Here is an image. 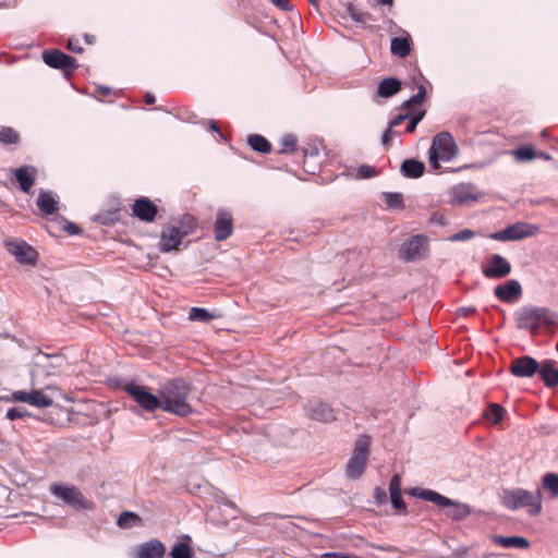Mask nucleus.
Segmentation results:
<instances>
[{"instance_id":"nucleus-3","label":"nucleus","mask_w":558,"mask_h":558,"mask_svg":"<svg viewBox=\"0 0 558 558\" xmlns=\"http://www.w3.org/2000/svg\"><path fill=\"white\" fill-rule=\"evenodd\" d=\"M197 227L194 216L185 214L163 227L160 233L159 250L163 253L179 251L182 240L192 234Z\"/></svg>"},{"instance_id":"nucleus-7","label":"nucleus","mask_w":558,"mask_h":558,"mask_svg":"<svg viewBox=\"0 0 558 558\" xmlns=\"http://www.w3.org/2000/svg\"><path fill=\"white\" fill-rule=\"evenodd\" d=\"M369 446L371 441L366 435L356 439L353 454L345 466V474L349 478L356 480L363 474L368 461Z\"/></svg>"},{"instance_id":"nucleus-60","label":"nucleus","mask_w":558,"mask_h":558,"mask_svg":"<svg viewBox=\"0 0 558 558\" xmlns=\"http://www.w3.org/2000/svg\"><path fill=\"white\" fill-rule=\"evenodd\" d=\"M308 2L314 7L318 5V0H308Z\"/></svg>"},{"instance_id":"nucleus-43","label":"nucleus","mask_w":558,"mask_h":558,"mask_svg":"<svg viewBox=\"0 0 558 558\" xmlns=\"http://www.w3.org/2000/svg\"><path fill=\"white\" fill-rule=\"evenodd\" d=\"M141 518L134 512H122L118 519V525L120 527H130L132 523L140 521Z\"/></svg>"},{"instance_id":"nucleus-17","label":"nucleus","mask_w":558,"mask_h":558,"mask_svg":"<svg viewBox=\"0 0 558 558\" xmlns=\"http://www.w3.org/2000/svg\"><path fill=\"white\" fill-rule=\"evenodd\" d=\"M12 400L15 402H25L36 408H48L52 404V399L46 396L41 390L26 392L17 390L12 393Z\"/></svg>"},{"instance_id":"nucleus-24","label":"nucleus","mask_w":558,"mask_h":558,"mask_svg":"<svg viewBox=\"0 0 558 558\" xmlns=\"http://www.w3.org/2000/svg\"><path fill=\"white\" fill-rule=\"evenodd\" d=\"M308 416L312 420L330 423L336 420L335 410L327 403L318 402L308 408Z\"/></svg>"},{"instance_id":"nucleus-29","label":"nucleus","mask_w":558,"mask_h":558,"mask_svg":"<svg viewBox=\"0 0 558 558\" xmlns=\"http://www.w3.org/2000/svg\"><path fill=\"white\" fill-rule=\"evenodd\" d=\"M339 14L343 19L350 17L355 23H365L368 19V14L360 11L350 2L342 4V10L339 11Z\"/></svg>"},{"instance_id":"nucleus-47","label":"nucleus","mask_w":558,"mask_h":558,"mask_svg":"<svg viewBox=\"0 0 558 558\" xmlns=\"http://www.w3.org/2000/svg\"><path fill=\"white\" fill-rule=\"evenodd\" d=\"M390 500H391V505L395 509L399 510V511H402V512H405V502L403 501L402 499V496L401 494H397V495H391L390 496Z\"/></svg>"},{"instance_id":"nucleus-30","label":"nucleus","mask_w":558,"mask_h":558,"mask_svg":"<svg viewBox=\"0 0 558 558\" xmlns=\"http://www.w3.org/2000/svg\"><path fill=\"white\" fill-rule=\"evenodd\" d=\"M37 206L40 209V211L45 215H52L57 211V201L54 197L47 192H43L39 194L37 198Z\"/></svg>"},{"instance_id":"nucleus-11","label":"nucleus","mask_w":558,"mask_h":558,"mask_svg":"<svg viewBox=\"0 0 558 558\" xmlns=\"http://www.w3.org/2000/svg\"><path fill=\"white\" fill-rule=\"evenodd\" d=\"M428 251V239L425 235H414L405 241L400 248V257L404 262L421 259Z\"/></svg>"},{"instance_id":"nucleus-34","label":"nucleus","mask_w":558,"mask_h":558,"mask_svg":"<svg viewBox=\"0 0 558 558\" xmlns=\"http://www.w3.org/2000/svg\"><path fill=\"white\" fill-rule=\"evenodd\" d=\"M278 154H292L298 150V138L293 134H286L279 142Z\"/></svg>"},{"instance_id":"nucleus-35","label":"nucleus","mask_w":558,"mask_h":558,"mask_svg":"<svg viewBox=\"0 0 558 558\" xmlns=\"http://www.w3.org/2000/svg\"><path fill=\"white\" fill-rule=\"evenodd\" d=\"M543 488L550 493L553 498L558 497V474L546 473L542 478Z\"/></svg>"},{"instance_id":"nucleus-48","label":"nucleus","mask_w":558,"mask_h":558,"mask_svg":"<svg viewBox=\"0 0 558 558\" xmlns=\"http://www.w3.org/2000/svg\"><path fill=\"white\" fill-rule=\"evenodd\" d=\"M399 134L400 133L398 131H396L393 126L389 125V128L386 130V132L383 135V144L385 146H389L392 138L395 136H398Z\"/></svg>"},{"instance_id":"nucleus-18","label":"nucleus","mask_w":558,"mask_h":558,"mask_svg":"<svg viewBox=\"0 0 558 558\" xmlns=\"http://www.w3.org/2000/svg\"><path fill=\"white\" fill-rule=\"evenodd\" d=\"M214 231L215 239L219 242L227 240L232 234L233 218L229 211L221 209L217 213Z\"/></svg>"},{"instance_id":"nucleus-49","label":"nucleus","mask_w":558,"mask_h":558,"mask_svg":"<svg viewBox=\"0 0 558 558\" xmlns=\"http://www.w3.org/2000/svg\"><path fill=\"white\" fill-rule=\"evenodd\" d=\"M411 111L412 110H404L403 113H400L397 117H395L389 125L393 128L399 126L403 121L408 120V118L411 116Z\"/></svg>"},{"instance_id":"nucleus-8","label":"nucleus","mask_w":558,"mask_h":558,"mask_svg":"<svg viewBox=\"0 0 558 558\" xmlns=\"http://www.w3.org/2000/svg\"><path fill=\"white\" fill-rule=\"evenodd\" d=\"M50 492L53 496L75 509L92 510L94 508L93 501L87 500L76 486L52 484Z\"/></svg>"},{"instance_id":"nucleus-22","label":"nucleus","mask_w":558,"mask_h":558,"mask_svg":"<svg viewBox=\"0 0 558 558\" xmlns=\"http://www.w3.org/2000/svg\"><path fill=\"white\" fill-rule=\"evenodd\" d=\"M19 187L24 193H28L35 183L37 171L33 166H22L12 171Z\"/></svg>"},{"instance_id":"nucleus-26","label":"nucleus","mask_w":558,"mask_h":558,"mask_svg":"<svg viewBox=\"0 0 558 558\" xmlns=\"http://www.w3.org/2000/svg\"><path fill=\"white\" fill-rule=\"evenodd\" d=\"M400 170L403 177L417 179L423 175L425 171V165L422 161L415 159H405L401 163Z\"/></svg>"},{"instance_id":"nucleus-10","label":"nucleus","mask_w":558,"mask_h":558,"mask_svg":"<svg viewBox=\"0 0 558 558\" xmlns=\"http://www.w3.org/2000/svg\"><path fill=\"white\" fill-rule=\"evenodd\" d=\"M65 363V359L61 354H46L38 352L34 361V374L44 376H57Z\"/></svg>"},{"instance_id":"nucleus-41","label":"nucleus","mask_w":558,"mask_h":558,"mask_svg":"<svg viewBox=\"0 0 558 558\" xmlns=\"http://www.w3.org/2000/svg\"><path fill=\"white\" fill-rule=\"evenodd\" d=\"M517 161H529L536 157V151L532 146H522L513 151Z\"/></svg>"},{"instance_id":"nucleus-36","label":"nucleus","mask_w":558,"mask_h":558,"mask_svg":"<svg viewBox=\"0 0 558 558\" xmlns=\"http://www.w3.org/2000/svg\"><path fill=\"white\" fill-rule=\"evenodd\" d=\"M505 412L506 410L497 404V403H492L489 404V407L487 408L486 412H485V417L490 421L493 424H498L501 422L504 415H505Z\"/></svg>"},{"instance_id":"nucleus-39","label":"nucleus","mask_w":558,"mask_h":558,"mask_svg":"<svg viewBox=\"0 0 558 558\" xmlns=\"http://www.w3.org/2000/svg\"><path fill=\"white\" fill-rule=\"evenodd\" d=\"M170 556L172 558H192L193 550L189 544L180 542L172 547Z\"/></svg>"},{"instance_id":"nucleus-45","label":"nucleus","mask_w":558,"mask_h":558,"mask_svg":"<svg viewBox=\"0 0 558 558\" xmlns=\"http://www.w3.org/2000/svg\"><path fill=\"white\" fill-rule=\"evenodd\" d=\"M378 174L377 170L374 167L363 165L357 168V177L361 179H368L376 177Z\"/></svg>"},{"instance_id":"nucleus-20","label":"nucleus","mask_w":558,"mask_h":558,"mask_svg":"<svg viewBox=\"0 0 558 558\" xmlns=\"http://www.w3.org/2000/svg\"><path fill=\"white\" fill-rule=\"evenodd\" d=\"M8 250L21 264L29 265L36 262V251L24 242H9Z\"/></svg>"},{"instance_id":"nucleus-23","label":"nucleus","mask_w":558,"mask_h":558,"mask_svg":"<svg viewBox=\"0 0 558 558\" xmlns=\"http://www.w3.org/2000/svg\"><path fill=\"white\" fill-rule=\"evenodd\" d=\"M165 554L166 546L156 538L138 545L136 549L137 558H163Z\"/></svg>"},{"instance_id":"nucleus-58","label":"nucleus","mask_w":558,"mask_h":558,"mask_svg":"<svg viewBox=\"0 0 558 558\" xmlns=\"http://www.w3.org/2000/svg\"><path fill=\"white\" fill-rule=\"evenodd\" d=\"M209 130L218 132L219 134H221L220 130H219V126H218V124L215 121H210Z\"/></svg>"},{"instance_id":"nucleus-52","label":"nucleus","mask_w":558,"mask_h":558,"mask_svg":"<svg viewBox=\"0 0 558 558\" xmlns=\"http://www.w3.org/2000/svg\"><path fill=\"white\" fill-rule=\"evenodd\" d=\"M271 2L283 11H291L292 5L288 0H271Z\"/></svg>"},{"instance_id":"nucleus-38","label":"nucleus","mask_w":558,"mask_h":558,"mask_svg":"<svg viewBox=\"0 0 558 558\" xmlns=\"http://www.w3.org/2000/svg\"><path fill=\"white\" fill-rule=\"evenodd\" d=\"M318 155L319 150L317 147H312L310 150L305 149L303 151V167L305 171L313 174L316 172V167L315 163L312 162V159L318 157Z\"/></svg>"},{"instance_id":"nucleus-42","label":"nucleus","mask_w":558,"mask_h":558,"mask_svg":"<svg viewBox=\"0 0 558 558\" xmlns=\"http://www.w3.org/2000/svg\"><path fill=\"white\" fill-rule=\"evenodd\" d=\"M426 114V110L420 109V110H412L411 116L408 118L409 124L405 129V132L412 133L415 131L416 125L424 119Z\"/></svg>"},{"instance_id":"nucleus-37","label":"nucleus","mask_w":558,"mask_h":558,"mask_svg":"<svg viewBox=\"0 0 558 558\" xmlns=\"http://www.w3.org/2000/svg\"><path fill=\"white\" fill-rule=\"evenodd\" d=\"M216 316L202 307H192L189 313V319L192 322L209 323Z\"/></svg>"},{"instance_id":"nucleus-32","label":"nucleus","mask_w":558,"mask_h":558,"mask_svg":"<svg viewBox=\"0 0 558 558\" xmlns=\"http://www.w3.org/2000/svg\"><path fill=\"white\" fill-rule=\"evenodd\" d=\"M247 144L251 148L260 154H268L271 151L270 142L259 134H252L247 137Z\"/></svg>"},{"instance_id":"nucleus-54","label":"nucleus","mask_w":558,"mask_h":558,"mask_svg":"<svg viewBox=\"0 0 558 558\" xmlns=\"http://www.w3.org/2000/svg\"><path fill=\"white\" fill-rule=\"evenodd\" d=\"M63 229L69 233V234H78L80 233V228L75 225V223H72V222H65L63 225Z\"/></svg>"},{"instance_id":"nucleus-25","label":"nucleus","mask_w":558,"mask_h":558,"mask_svg":"<svg viewBox=\"0 0 558 558\" xmlns=\"http://www.w3.org/2000/svg\"><path fill=\"white\" fill-rule=\"evenodd\" d=\"M412 38L409 34L397 36L391 39L390 50L391 53L399 58H405L411 52Z\"/></svg>"},{"instance_id":"nucleus-9","label":"nucleus","mask_w":558,"mask_h":558,"mask_svg":"<svg viewBox=\"0 0 558 558\" xmlns=\"http://www.w3.org/2000/svg\"><path fill=\"white\" fill-rule=\"evenodd\" d=\"M538 233V227L527 222H515L508 226L501 231L494 232L489 235L490 239L497 241H518L525 238L533 236Z\"/></svg>"},{"instance_id":"nucleus-12","label":"nucleus","mask_w":558,"mask_h":558,"mask_svg":"<svg viewBox=\"0 0 558 558\" xmlns=\"http://www.w3.org/2000/svg\"><path fill=\"white\" fill-rule=\"evenodd\" d=\"M43 60L48 66L62 70L66 74H71L78 66L75 58L65 54L59 49L45 50L43 52Z\"/></svg>"},{"instance_id":"nucleus-5","label":"nucleus","mask_w":558,"mask_h":558,"mask_svg":"<svg viewBox=\"0 0 558 558\" xmlns=\"http://www.w3.org/2000/svg\"><path fill=\"white\" fill-rule=\"evenodd\" d=\"M408 493L445 509L446 515L452 520H462L470 514V508L468 505L449 499L435 490L414 487Z\"/></svg>"},{"instance_id":"nucleus-44","label":"nucleus","mask_w":558,"mask_h":558,"mask_svg":"<svg viewBox=\"0 0 558 558\" xmlns=\"http://www.w3.org/2000/svg\"><path fill=\"white\" fill-rule=\"evenodd\" d=\"M475 236V232L470 229H463L459 231L458 233L451 235L449 240L451 242H460V241H468Z\"/></svg>"},{"instance_id":"nucleus-28","label":"nucleus","mask_w":558,"mask_h":558,"mask_svg":"<svg viewBox=\"0 0 558 558\" xmlns=\"http://www.w3.org/2000/svg\"><path fill=\"white\" fill-rule=\"evenodd\" d=\"M401 89V82L395 77H388L384 78L379 82L377 87V96L383 98H388L397 93H399Z\"/></svg>"},{"instance_id":"nucleus-61","label":"nucleus","mask_w":558,"mask_h":558,"mask_svg":"<svg viewBox=\"0 0 558 558\" xmlns=\"http://www.w3.org/2000/svg\"><path fill=\"white\" fill-rule=\"evenodd\" d=\"M86 41H87L88 44H92L90 38H88V36H86Z\"/></svg>"},{"instance_id":"nucleus-15","label":"nucleus","mask_w":558,"mask_h":558,"mask_svg":"<svg viewBox=\"0 0 558 558\" xmlns=\"http://www.w3.org/2000/svg\"><path fill=\"white\" fill-rule=\"evenodd\" d=\"M539 371L538 362L529 355H522L512 360L509 372L520 378L533 377Z\"/></svg>"},{"instance_id":"nucleus-13","label":"nucleus","mask_w":558,"mask_h":558,"mask_svg":"<svg viewBox=\"0 0 558 558\" xmlns=\"http://www.w3.org/2000/svg\"><path fill=\"white\" fill-rule=\"evenodd\" d=\"M124 390L146 411L160 409V396H154L145 387L134 383L128 384Z\"/></svg>"},{"instance_id":"nucleus-1","label":"nucleus","mask_w":558,"mask_h":558,"mask_svg":"<svg viewBox=\"0 0 558 558\" xmlns=\"http://www.w3.org/2000/svg\"><path fill=\"white\" fill-rule=\"evenodd\" d=\"M514 320L519 329L529 330L532 336L537 335L541 327L551 331L558 328V314L547 307L524 306L515 313Z\"/></svg>"},{"instance_id":"nucleus-19","label":"nucleus","mask_w":558,"mask_h":558,"mask_svg":"<svg viewBox=\"0 0 558 558\" xmlns=\"http://www.w3.org/2000/svg\"><path fill=\"white\" fill-rule=\"evenodd\" d=\"M497 299L505 303H512L522 295V287L517 280H508L494 289Z\"/></svg>"},{"instance_id":"nucleus-57","label":"nucleus","mask_w":558,"mask_h":558,"mask_svg":"<svg viewBox=\"0 0 558 558\" xmlns=\"http://www.w3.org/2000/svg\"><path fill=\"white\" fill-rule=\"evenodd\" d=\"M457 199H458L459 203L462 204V203H466L469 199H474V198L469 196V195H466V194L459 193L457 195Z\"/></svg>"},{"instance_id":"nucleus-50","label":"nucleus","mask_w":558,"mask_h":558,"mask_svg":"<svg viewBox=\"0 0 558 558\" xmlns=\"http://www.w3.org/2000/svg\"><path fill=\"white\" fill-rule=\"evenodd\" d=\"M26 414V411H23L21 409H17V408H12V409H9L8 412H7V417L9 420H16V418H23Z\"/></svg>"},{"instance_id":"nucleus-51","label":"nucleus","mask_w":558,"mask_h":558,"mask_svg":"<svg viewBox=\"0 0 558 558\" xmlns=\"http://www.w3.org/2000/svg\"><path fill=\"white\" fill-rule=\"evenodd\" d=\"M66 48L70 51H73V52H76V53H82L83 50H84L83 47L80 45V40L78 39H74V38H70L68 40Z\"/></svg>"},{"instance_id":"nucleus-33","label":"nucleus","mask_w":558,"mask_h":558,"mask_svg":"<svg viewBox=\"0 0 558 558\" xmlns=\"http://www.w3.org/2000/svg\"><path fill=\"white\" fill-rule=\"evenodd\" d=\"M21 142V135L20 133L11 128V126H4L0 125V143L3 145H19Z\"/></svg>"},{"instance_id":"nucleus-59","label":"nucleus","mask_w":558,"mask_h":558,"mask_svg":"<svg viewBox=\"0 0 558 558\" xmlns=\"http://www.w3.org/2000/svg\"><path fill=\"white\" fill-rule=\"evenodd\" d=\"M378 2L381 4L392 5L393 0H378Z\"/></svg>"},{"instance_id":"nucleus-4","label":"nucleus","mask_w":558,"mask_h":558,"mask_svg":"<svg viewBox=\"0 0 558 558\" xmlns=\"http://www.w3.org/2000/svg\"><path fill=\"white\" fill-rule=\"evenodd\" d=\"M501 504L509 510L524 508L530 515H537L543 508L542 493L539 489L536 492L523 488L506 489L501 495Z\"/></svg>"},{"instance_id":"nucleus-56","label":"nucleus","mask_w":558,"mask_h":558,"mask_svg":"<svg viewBox=\"0 0 558 558\" xmlns=\"http://www.w3.org/2000/svg\"><path fill=\"white\" fill-rule=\"evenodd\" d=\"M144 101L146 105H153L156 101V97L153 94L147 93L144 97Z\"/></svg>"},{"instance_id":"nucleus-2","label":"nucleus","mask_w":558,"mask_h":558,"mask_svg":"<svg viewBox=\"0 0 558 558\" xmlns=\"http://www.w3.org/2000/svg\"><path fill=\"white\" fill-rule=\"evenodd\" d=\"M189 393L190 387L184 380H170L159 391L160 409L179 416H187L193 411L186 401Z\"/></svg>"},{"instance_id":"nucleus-16","label":"nucleus","mask_w":558,"mask_h":558,"mask_svg":"<svg viewBox=\"0 0 558 558\" xmlns=\"http://www.w3.org/2000/svg\"><path fill=\"white\" fill-rule=\"evenodd\" d=\"M158 214V207L147 197L135 199L132 205V215L144 222H153Z\"/></svg>"},{"instance_id":"nucleus-40","label":"nucleus","mask_w":558,"mask_h":558,"mask_svg":"<svg viewBox=\"0 0 558 558\" xmlns=\"http://www.w3.org/2000/svg\"><path fill=\"white\" fill-rule=\"evenodd\" d=\"M384 199L388 208L402 209L404 207L403 196L401 193H384Z\"/></svg>"},{"instance_id":"nucleus-14","label":"nucleus","mask_w":558,"mask_h":558,"mask_svg":"<svg viewBox=\"0 0 558 558\" xmlns=\"http://www.w3.org/2000/svg\"><path fill=\"white\" fill-rule=\"evenodd\" d=\"M511 264L501 255L493 254L483 266L482 272L489 279H501L511 272Z\"/></svg>"},{"instance_id":"nucleus-53","label":"nucleus","mask_w":558,"mask_h":558,"mask_svg":"<svg viewBox=\"0 0 558 558\" xmlns=\"http://www.w3.org/2000/svg\"><path fill=\"white\" fill-rule=\"evenodd\" d=\"M374 497L376 499V502L377 504H384L387 499V495H386V492L383 490L381 488L377 487L375 489V494H374Z\"/></svg>"},{"instance_id":"nucleus-6","label":"nucleus","mask_w":558,"mask_h":558,"mask_svg":"<svg viewBox=\"0 0 558 558\" xmlns=\"http://www.w3.org/2000/svg\"><path fill=\"white\" fill-rule=\"evenodd\" d=\"M458 153L453 136L448 132L438 133L429 148V161L434 169L440 168V161L451 160Z\"/></svg>"},{"instance_id":"nucleus-27","label":"nucleus","mask_w":558,"mask_h":558,"mask_svg":"<svg viewBox=\"0 0 558 558\" xmlns=\"http://www.w3.org/2000/svg\"><path fill=\"white\" fill-rule=\"evenodd\" d=\"M494 544L504 547V548H529L530 542L522 536H494Z\"/></svg>"},{"instance_id":"nucleus-46","label":"nucleus","mask_w":558,"mask_h":558,"mask_svg":"<svg viewBox=\"0 0 558 558\" xmlns=\"http://www.w3.org/2000/svg\"><path fill=\"white\" fill-rule=\"evenodd\" d=\"M389 492L391 495L401 494V478L398 474H395L389 483Z\"/></svg>"},{"instance_id":"nucleus-21","label":"nucleus","mask_w":558,"mask_h":558,"mask_svg":"<svg viewBox=\"0 0 558 558\" xmlns=\"http://www.w3.org/2000/svg\"><path fill=\"white\" fill-rule=\"evenodd\" d=\"M539 365L537 372L547 388H554L558 386V362L555 360H544Z\"/></svg>"},{"instance_id":"nucleus-55","label":"nucleus","mask_w":558,"mask_h":558,"mask_svg":"<svg viewBox=\"0 0 558 558\" xmlns=\"http://www.w3.org/2000/svg\"><path fill=\"white\" fill-rule=\"evenodd\" d=\"M96 94H97L99 97H106V96H109V95L111 94V88L106 87V86H99V87H97V89H96Z\"/></svg>"},{"instance_id":"nucleus-31","label":"nucleus","mask_w":558,"mask_h":558,"mask_svg":"<svg viewBox=\"0 0 558 558\" xmlns=\"http://www.w3.org/2000/svg\"><path fill=\"white\" fill-rule=\"evenodd\" d=\"M414 83L417 84V93L413 95L409 100L402 105V110H417L416 107L421 106L426 97L425 86L414 78Z\"/></svg>"}]
</instances>
